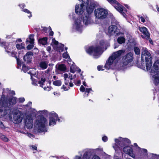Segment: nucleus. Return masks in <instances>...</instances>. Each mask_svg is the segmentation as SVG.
I'll return each instance as SVG.
<instances>
[{
    "label": "nucleus",
    "mask_w": 159,
    "mask_h": 159,
    "mask_svg": "<svg viewBox=\"0 0 159 159\" xmlns=\"http://www.w3.org/2000/svg\"><path fill=\"white\" fill-rule=\"evenodd\" d=\"M6 43L3 42V43H2V44H3L5 46L4 47V48H5V49L6 51L7 52V53H10V55L13 57H15L16 58H17V57L16 56V53L14 52H10L11 50L10 49H9L8 47H7L4 44Z\"/></svg>",
    "instance_id": "b1692460"
},
{
    "label": "nucleus",
    "mask_w": 159,
    "mask_h": 159,
    "mask_svg": "<svg viewBox=\"0 0 159 159\" xmlns=\"http://www.w3.org/2000/svg\"><path fill=\"white\" fill-rule=\"evenodd\" d=\"M94 15L97 18L103 20L107 16V12L104 9L99 8L95 10Z\"/></svg>",
    "instance_id": "1a4fd4ad"
},
{
    "label": "nucleus",
    "mask_w": 159,
    "mask_h": 159,
    "mask_svg": "<svg viewBox=\"0 0 159 159\" xmlns=\"http://www.w3.org/2000/svg\"><path fill=\"white\" fill-rule=\"evenodd\" d=\"M30 41L28 39H27L26 40V43L30 42V43L31 44H33L34 43V35L33 34H30L29 36Z\"/></svg>",
    "instance_id": "c85d7f7f"
},
{
    "label": "nucleus",
    "mask_w": 159,
    "mask_h": 159,
    "mask_svg": "<svg viewBox=\"0 0 159 159\" xmlns=\"http://www.w3.org/2000/svg\"><path fill=\"white\" fill-rule=\"evenodd\" d=\"M68 78L70 79V80H72L73 78L72 77V75L70 73H69Z\"/></svg>",
    "instance_id": "09e8293b"
},
{
    "label": "nucleus",
    "mask_w": 159,
    "mask_h": 159,
    "mask_svg": "<svg viewBox=\"0 0 159 159\" xmlns=\"http://www.w3.org/2000/svg\"><path fill=\"white\" fill-rule=\"evenodd\" d=\"M19 102H23L25 101V99L24 98H19Z\"/></svg>",
    "instance_id": "79ce46f5"
},
{
    "label": "nucleus",
    "mask_w": 159,
    "mask_h": 159,
    "mask_svg": "<svg viewBox=\"0 0 159 159\" xmlns=\"http://www.w3.org/2000/svg\"><path fill=\"white\" fill-rule=\"evenodd\" d=\"M33 55V53L32 52H28L24 57L23 59L24 61H26L27 63H30L32 59Z\"/></svg>",
    "instance_id": "aec40b11"
},
{
    "label": "nucleus",
    "mask_w": 159,
    "mask_h": 159,
    "mask_svg": "<svg viewBox=\"0 0 159 159\" xmlns=\"http://www.w3.org/2000/svg\"><path fill=\"white\" fill-rule=\"evenodd\" d=\"M16 60H17V63L18 64H19V62H20V60L17 58H17H16Z\"/></svg>",
    "instance_id": "338daca9"
},
{
    "label": "nucleus",
    "mask_w": 159,
    "mask_h": 159,
    "mask_svg": "<svg viewBox=\"0 0 159 159\" xmlns=\"http://www.w3.org/2000/svg\"><path fill=\"white\" fill-rule=\"evenodd\" d=\"M62 56L63 58H67L69 57L68 54H67V52L63 53Z\"/></svg>",
    "instance_id": "c9c22d12"
},
{
    "label": "nucleus",
    "mask_w": 159,
    "mask_h": 159,
    "mask_svg": "<svg viewBox=\"0 0 159 159\" xmlns=\"http://www.w3.org/2000/svg\"><path fill=\"white\" fill-rule=\"evenodd\" d=\"M43 89L45 90H46L48 91H49L50 90V88L48 86L47 87H43Z\"/></svg>",
    "instance_id": "603ef678"
},
{
    "label": "nucleus",
    "mask_w": 159,
    "mask_h": 159,
    "mask_svg": "<svg viewBox=\"0 0 159 159\" xmlns=\"http://www.w3.org/2000/svg\"><path fill=\"white\" fill-rule=\"evenodd\" d=\"M92 159H101L97 155L94 156Z\"/></svg>",
    "instance_id": "de8ad7c7"
},
{
    "label": "nucleus",
    "mask_w": 159,
    "mask_h": 159,
    "mask_svg": "<svg viewBox=\"0 0 159 159\" xmlns=\"http://www.w3.org/2000/svg\"><path fill=\"white\" fill-rule=\"evenodd\" d=\"M102 140L104 142H106L107 140V138L106 136H103L102 137Z\"/></svg>",
    "instance_id": "37998d69"
},
{
    "label": "nucleus",
    "mask_w": 159,
    "mask_h": 159,
    "mask_svg": "<svg viewBox=\"0 0 159 159\" xmlns=\"http://www.w3.org/2000/svg\"><path fill=\"white\" fill-rule=\"evenodd\" d=\"M46 81V79L45 78H41V80L39 81V84H40V86L41 87H43V83L45 82Z\"/></svg>",
    "instance_id": "2f4dec72"
},
{
    "label": "nucleus",
    "mask_w": 159,
    "mask_h": 159,
    "mask_svg": "<svg viewBox=\"0 0 159 159\" xmlns=\"http://www.w3.org/2000/svg\"><path fill=\"white\" fill-rule=\"evenodd\" d=\"M68 58H68V63L69 64H70L69 62H71V59H70V57H69Z\"/></svg>",
    "instance_id": "774afa93"
},
{
    "label": "nucleus",
    "mask_w": 159,
    "mask_h": 159,
    "mask_svg": "<svg viewBox=\"0 0 159 159\" xmlns=\"http://www.w3.org/2000/svg\"><path fill=\"white\" fill-rule=\"evenodd\" d=\"M56 67L59 70L61 71H65L66 70V67L64 64H60L57 65Z\"/></svg>",
    "instance_id": "393cba45"
},
{
    "label": "nucleus",
    "mask_w": 159,
    "mask_h": 159,
    "mask_svg": "<svg viewBox=\"0 0 159 159\" xmlns=\"http://www.w3.org/2000/svg\"><path fill=\"white\" fill-rule=\"evenodd\" d=\"M92 89L91 88H86L85 89V92H87L88 93H89L90 91ZM87 96H88V93L87 94Z\"/></svg>",
    "instance_id": "a18cd8bd"
},
{
    "label": "nucleus",
    "mask_w": 159,
    "mask_h": 159,
    "mask_svg": "<svg viewBox=\"0 0 159 159\" xmlns=\"http://www.w3.org/2000/svg\"><path fill=\"white\" fill-rule=\"evenodd\" d=\"M64 47V45L62 44H61V45L60 48H61V49L60 50H61V52L63 51V48Z\"/></svg>",
    "instance_id": "13d9d810"
},
{
    "label": "nucleus",
    "mask_w": 159,
    "mask_h": 159,
    "mask_svg": "<svg viewBox=\"0 0 159 159\" xmlns=\"http://www.w3.org/2000/svg\"><path fill=\"white\" fill-rule=\"evenodd\" d=\"M105 46V43L103 40L100 41V44L95 47H89L86 49V52L90 55H93L95 58H98L103 52L102 50Z\"/></svg>",
    "instance_id": "f03ea898"
},
{
    "label": "nucleus",
    "mask_w": 159,
    "mask_h": 159,
    "mask_svg": "<svg viewBox=\"0 0 159 159\" xmlns=\"http://www.w3.org/2000/svg\"><path fill=\"white\" fill-rule=\"evenodd\" d=\"M8 108V109H5L4 111L0 109L1 114L2 116H5L9 113L8 115L11 121H12L15 124L20 123L23 118V116L21 112L18 110L12 111L9 110V107Z\"/></svg>",
    "instance_id": "f257e3e1"
},
{
    "label": "nucleus",
    "mask_w": 159,
    "mask_h": 159,
    "mask_svg": "<svg viewBox=\"0 0 159 159\" xmlns=\"http://www.w3.org/2000/svg\"><path fill=\"white\" fill-rule=\"evenodd\" d=\"M81 82L80 80H79L77 81L75 84L77 85H79L81 84Z\"/></svg>",
    "instance_id": "864d4df0"
},
{
    "label": "nucleus",
    "mask_w": 159,
    "mask_h": 159,
    "mask_svg": "<svg viewBox=\"0 0 159 159\" xmlns=\"http://www.w3.org/2000/svg\"><path fill=\"white\" fill-rule=\"evenodd\" d=\"M139 30L142 33L144 36L141 35V37L143 39H150V34L147 28L145 27H139Z\"/></svg>",
    "instance_id": "a211bd4d"
},
{
    "label": "nucleus",
    "mask_w": 159,
    "mask_h": 159,
    "mask_svg": "<svg viewBox=\"0 0 159 159\" xmlns=\"http://www.w3.org/2000/svg\"><path fill=\"white\" fill-rule=\"evenodd\" d=\"M154 78L153 82L155 85H157L159 83V75L158 74H156L153 76Z\"/></svg>",
    "instance_id": "a878e982"
},
{
    "label": "nucleus",
    "mask_w": 159,
    "mask_h": 159,
    "mask_svg": "<svg viewBox=\"0 0 159 159\" xmlns=\"http://www.w3.org/2000/svg\"><path fill=\"white\" fill-rule=\"evenodd\" d=\"M152 157H154V158H153V159H155V158H156V159H159V155H157L156 154H152Z\"/></svg>",
    "instance_id": "4c0bfd02"
},
{
    "label": "nucleus",
    "mask_w": 159,
    "mask_h": 159,
    "mask_svg": "<svg viewBox=\"0 0 159 159\" xmlns=\"http://www.w3.org/2000/svg\"><path fill=\"white\" fill-rule=\"evenodd\" d=\"M58 118V116L54 112H52L50 113V120L49 125L51 126L55 125L56 124V121Z\"/></svg>",
    "instance_id": "dca6fc26"
},
{
    "label": "nucleus",
    "mask_w": 159,
    "mask_h": 159,
    "mask_svg": "<svg viewBox=\"0 0 159 159\" xmlns=\"http://www.w3.org/2000/svg\"><path fill=\"white\" fill-rule=\"evenodd\" d=\"M69 85L70 87H73L74 84H73V83L71 81L69 83Z\"/></svg>",
    "instance_id": "052dcab7"
},
{
    "label": "nucleus",
    "mask_w": 159,
    "mask_h": 159,
    "mask_svg": "<svg viewBox=\"0 0 159 159\" xmlns=\"http://www.w3.org/2000/svg\"><path fill=\"white\" fill-rule=\"evenodd\" d=\"M125 38L124 37H119L117 39L118 42L120 44L125 43Z\"/></svg>",
    "instance_id": "cd10ccee"
},
{
    "label": "nucleus",
    "mask_w": 159,
    "mask_h": 159,
    "mask_svg": "<svg viewBox=\"0 0 159 159\" xmlns=\"http://www.w3.org/2000/svg\"><path fill=\"white\" fill-rule=\"evenodd\" d=\"M47 121L46 119L43 116H41L38 118L36 123L38 126V129L39 131L46 132L47 131L45 127Z\"/></svg>",
    "instance_id": "6e6552de"
},
{
    "label": "nucleus",
    "mask_w": 159,
    "mask_h": 159,
    "mask_svg": "<svg viewBox=\"0 0 159 159\" xmlns=\"http://www.w3.org/2000/svg\"><path fill=\"white\" fill-rule=\"evenodd\" d=\"M48 61H42L39 64V67L40 69L43 70L46 69L48 66Z\"/></svg>",
    "instance_id": "412c9836"
},
{
    "label": "nucleus",
    "mask_w": 159,
    "mask_h": 159,
    "mask_svg": "<svg viewBox=\"0 0 159 159\" xmlns=\"http://www.w3.org/2000/svg\"><path fill=\"white\" fill-rule=\"evenodd\" d=\"M142 50L141 58L142 59H145L146 69L148 71L150 70L152 65V56L150 52L146 48H143Z\"/></svg>",
    "instance_id": "39448f33"
},
{
    "label": "nucleus",
    "mask_w": 159,
    "mask_h": 159,
    "mask_svg": "<svg viewBox=\"0 0 159 159\" xmlns=\"http://www.w3.org/2000/svg\"><path fill=\"white\" fill-rule=\"evenodd\" d=\"M61 89H63L65 91H67L70 89V87L69 86H66L65 85H63L61 87Z\"/></svg>",
    "instance_id": "e433bc0d"
},
{
    "label": "nucleus",
    "mask_w": 159,
    "mask_h": 159,
    "mask_svg": "<svg viewBox=\"0 0 159 159\" xmlns=\"http://www.w3.org/2000/svg\"><path fill=\"white\" fill-rule=\"evenodd\" d=\"M24 44L23 43L20 44H17L16 45V47L18 49L20 50L24 48Z\"/></svg>",
    "instance_id": "7c9ffc66"
},
{
    "label": "nucleus",
    "mask_w": 159,
    "mask_h": 159,
    "mask_svg": "<svg viewBox=\"0 0 159 159\" xmlns=\"http://www.w3.org/2000/svg\"><path fill=\"white\" fill-rule=\"evenodd\" d=\"M82 18H78L75 22L73 26V29L79 32H81L82 30V25L81 23Z\"/></svg>",
    "instance_id": "f3484780"
},
{
    "label": "nucleus",
    "mask_w": 159,
    "mask_h": 159,
    "mask_svg": "<svg viewBox=\"0 0 159 159\" xmlns=\"http://www.w3.org/2000/svg\"><path fill=\"white\" fill-rule=\"evenodd\" d=\"M69 83L68 81H67L66 79V80H65V84L66 85L68 86Z\"/></svg>",
    "instance_id": "5fc2aeb1"
},
{
    "label": "nucleus",
    "mask_w": 159,
    "mask_h": 159,
    "mask_svg": "<svg viewBox=\"0 0 159 159\" xmlns=\"http://www.w3.org/2000/svg\"><path fill=\"white\" fill-rule=\"evenodd\" d=\"M2 103L3 106L7 107L10 105L15 104L16 103V100L15 98H10L6 100H3ZM6 108L7 109V107Z\"/></svg>",
    "instance_id": "2eb2a0df"
},
{
    "label": "nucleus",
    "mask_w": 159,
    "mask_h": 159,
    "mask_svg": "<svg viewBox=\"0 0 159 159\" xmlns=\"http://www.w3.org/2000/svg\"><path fill=\"white\" fill-rule=\"evenodd\" d=\"M39 112H42V114H47L48 111L46 110H44L42 111H39Z\"/></svg>",
    "instance_id": "8fccbe9b"
},
{
    "label": "nucleus",
    "mask_w": 159,
    "mask_h": 159,
    "mask_svg": "<svg viewBox=\"0 0 159 159\" xmlns=\"http://www.w3.org/2000/svg\"><path fill=\"white\" fill-rule=\"evenodd\" d=\"M108 33L109 35L118 36L120 34H122L119 32V30L117 26L115 25L110 26L108 29Z\"/></svg>",
    "instance_id": "9b49d317"
},
{
    "label": "nucleus",
    "mask_w": 159,
    "mask_h": 159,
    "mask_svg": "<svg viewBox=\"0 0 159 159\" xmlns=\"http://www.w3.org/2000/svg\"><path fill=\"white\" fill-rule=\"evenodd\" d=\"M150 72L155 73L159 71V60H157L154 63L153 67L151 68Z\"/></svg>",
    "instance_id": "6ab92c4d"
},
{
    "label": "nucleus",
    "mask_w": 159,
    "mask_h": 159,
    "mask_svg": "<svg viewBox=\"0 0 159 159\" xmlns=\"http://www.w3.org/2000/svg\"><path fill=\"white\" fill-rule=\"evenodd\" d=\"M33 45L31 44H29L27 47V48L28 50H30L32 49L33 48Z\"/></svg>",
    "instance_id": "58836bf2"
},
{
    "label": "nucleus",
    "mask_w": 159,
    "mask_h": 159,
    "mask_svg": "<svg viewBox=\"0 0 159 159\" xmlns=\"http://www.w3.org/2000/svg\"><path fill=\"white\" fill-rule=\"evenodd\" d=\"M52 42L53 43L55 44V45H57L58 44V41L55 40L54 39H52Z\"/></svg>",
    "instance_id": "3c124183"
},
{
    "label": "nucleus",
    "mask_w": 159,
    "mask_h": 159,
    "mask_svg": "<svg viewBox=\"0 0 159 159\" xmlns=\"http://www.w3.org/2000/svg\"><path fill=\"white\" fill-rule=\"evenodd\" d=\"M79 1L82 2L80 4H77L75 7V13L79 15H81L83 14L84 11V6H85L86 7L87 6V4L89 3V4L90 5V2H94L91 0H79Z\"/></svg>",
    "instance_id": "0eeeda50"
},
{
    "label": "nucleus",
    "mask_w": 159,
    "mask_h": 159,
    "mask_svg": "<svg viewBox=\"0 0 159 159\" xmlns=\"http://www.w3.org/2000/svg\"><path fill=\"white\" fill-rule=\"evenodd\" d=\"M47 50L48 52L50 51L51 50V47L50 46H48L47 48Z\"/></svg>",
    "instance_id": "bf43d9fd"
},
{
    "label": "nucleus",
    "mask_w": 159,
    "mask_h": 159,
    "mask_svg": "<svg viewBox=\"0 0 159 159\" xmlns=\"http://www.w3.org/2000/svg\"><path fill=\"white\" fill-rule=\"evenodd\" d=\"M28 136L29 137H34V135L31 134H30V133L29 134H28Z\"/></svg>",
    "instance_id": "0e129e2a"
},
{
    "label": "nucleus",
    "mask_w": 159,
    "mask_h": 159,
    "mask_svg": "<svg viewBox=\"0 0 159 159\" xmlns=\"http://www.w3.org/2000/svg\"><path fill=\"white\" fill-rule=\"evenodd\" d=\"M48 38L47 37H44L39 40V43L43 45H45L46 44Z\"/></svg>",
    "instance_id": "bb28decb"
},
{
    "label": "nucleus",
    "mask_w": 159,
    "mask_h": 159,
    "mask_svg": "<svg viewBox=\"0 0 159 159\" xmlns=\"http://www.w3.org/2000/svg\"><path fill=\"white\" fill-rule=\"evenodd\" d=\"M28 69V68L26 66H23L22 67V70L24 72L27 71Z\"/></svg>",
    "instance_id": "ea45409f"
},
{
    "label": "nucleus",
    "mask_w": 159,
    "mask_h": 159,
    "mask_svg": "<svg viewBox=\"0 0 159 159\" xmlns=\"http://www.w3.org/2000/svg\"><path fill=\"white\" fill-rule=\"evenodd\" d=\"M103 68V66H98L97 67L98 70L99 71H100L101 70H104V69H102Z\"/></svg>",
    "instance_id": "a19ab883"
},
{
    "label": "nucleus",
    "mask_w": 159,
    "mask_h": 159,
    "mask_svg": "<svg viewBox=\"0 0 159 159\" xmlns=\"http://www.w3.org/2000/svg\"><path fill=\"white\" fill-rule=\"evenodd\" d=\"M68 75H68L67 73H65L64 75V79L65 80H66L67 79V78H68Z\"/></svg>",
    "instance_id": "49530a36"
},
{
    "label": "nucleus",
    "mask_w": 159,
    "mask_h": 159,
    "mask_svg": "<svg viewBox=\"0 0 159 159\" xmlns=\"http://www.w3.org/2000/svg\"><path fill=\"white\" fill-rule=\"evenodd\" d=\"M134 51L135 53L137 55H139L140 54V49L138 47H134Z\"/></svg>",
    "instance_id": "f704fd0d"
},
{
    "label": "nucleus",
    "mask_w": 159,
    "mask_h": 159,
    "mask_svg": "<svg viewBox=\"0 0 159 159\" xmlns=\"http://www.w3.org/2000/svg\"><path fill=\"white\" fill-rule=\"evenodd\" d=\"M133 59V53L129 52L124 56L122 58V62L123 66L127 65L129 63L131 62Z\"/></svg>",
    "instance_id": "f8f14e48"
},
{
    "label": "nucleus",
    "mask_w": 159,
    "mask_h": 159,
    "mask_svg": "<svg viewBox=\"0 0 159 159\" xmlns=\"http://www.w3.org/2000/svg\"><path fill=\"white\" fill-rule=\"evenodd\" d=\"M70 71L72 73H74L76 71L80 72L81 70L79 68L75 66L72 64L70 67Z\"/></svg>",
    "instance_id": "5701e85b"
},
{
    "label": "nucleus",
    "mask_w": 159,
    "mask_h": 159,
    "mask_svg": "<svg viewBox=\"0 0 159 159\" xmlns=\"http://www.w3.org/2000/svg\"><path fill=\"white\" fill-rule=\"evenodd\" d=\"M80 90L81 91L83 92L85 91V88L83 85H81L80 87Z\"/></svg>",
    "instance_id": "c03bdc74"
},
{
    "label": "nucleus",
    "mask_w": 159,
    "mask_h": 159,
    "mask_svg": "<svg viewBox=\"0 0 159 159\" xmlns=\"http://www.w3.org/2000/svg\"><path fill=\"white\" fill-rule=\"evenodd\" d=\"M89 4H87L88 5L86 9L87 13L84 14L83 18V23L87 25L93 23V21L91 18V14L96 6L94 2H90L89 5Z\"/></svg>",
    "instance_id": "7ed1b4c3"
},
{
    "label": "nucleus",
    "mask_w": 159,
    "mask_h": 159,
    "mask_svg": "<svg viewBox=\"0 0 159 159\" xmlns=\"http://www.w3.org/2000/svg\"><path fill=\"white\" fill-rule=\"evenodd\" d=\"M23 11H24L25 12L27 13L28 14H29V15H28V17L29 18H30L32 16V15L31 13V12H30L29 10L26 9H23L22 10Z\"/></svg>",
    "instance_id": "72a5a7b5"
},
{
    "label": "nucleus",
    "mask_w": 159,
    "mask_h": 159,
    "mask_svg": "<svg viewBox=\"0 0 159 159\" xmlns=\"http://www.w3.org/2000/svg\"><path fill=\"white\" fill-rule=\"evenodd\" d=\"M91 155V149H87L84 150V154L82 158L80 156H76L74 159H90Z\"/></svg>",
    "instance_id": "4468645a"
},
{
    "label": "nucleus",
    "mask_w": 159,
    "mask_h": 159,
    "mask_svg": "<svg viewBox=\"0 0 159 159\" xmlns=\"http://www.w3.org/2000/svg\"><path fill=\"white\" fill-rule=\"evenodd\" d=\"M53 84L54 85L59 86L61 85V82L60 80H58L54 81L53 82Z\"/></svg>",
    "instance_id": "c756f323"
},
{
    "label": "nucleus",
    "mask_w": 159,
    "mask_h": 159,
    "mask_svg": "<svg viewBox=\"0 0 159 159\" xmlns=\"http://www.w3.org/2000/svg\"><path fill=\"white\" fill-rule=\"evenodd\" d=\"M50 71V69L49 68H48V69L45 71V72L47 73H48Z\"/></svg>",
    "instance_id": "e2e57ef3"
},
{
    "label": "nucleus",
    "mask_w": 159,
    "mask_h": 159,
    "mask_svg": "<svg viewBox=\"0 0 159 159\" xmlns=\"http://www.w3.org/2000/svg\"><path fill=\"white\" fill-rule=\"evenodd\" d=\"M115 143L113 145V147L115 151L121 150L126 143H130V140L128 139L121 137L119 138L118 139H115Z\"/></svg>",
    "instance_id": "423d86ee"
},
{
    "label": "nucleus",
    "mask_w": 159,
    "mask_h": 159,
    "mask_svg": "<svg viewBox=\"0 0 159 159\" xmlns=\"http://www.w3.org/2000/svg\"><path fill=\"white\" fill-rule=\"evenodd\" d=\"M53 35V32L51 31L49 33V35L51 36H52Z\"/></svg>",
    "instance_id": "69168bd1"
},
{
    "label": "nucleus",
    "mask_w": 159,
    "mask_h": 159,
    "mask_svg": "<svg viewBox=\"0 0 159 159\" xmlns=\"http://www.w3.org/2000/svg\"><path fill=\"white\" fill-rule=\"evenodd\" d=\"M140 18L141 19V20L142 22H143V23L145 22V20L144 19L142 16H141L140 17Z\"/></svg>",
    "instance_id": "6e6d98bb"
},
{
    "label": "nucleus",
    "mask_w": 159,
    "mask_h": 159,
    "mask_svg": "<svg viewBox=\"0 0 159 159\" xmlns=\"http://www.w3.org/2000/svg\"><path fill=\"white\" fill-rule=\"evenodd\" d=\"M111 4H116L115 7L118 11L120 12L125 17V15L124 11H126L125 8L122 5L118 3L116 0H107Z\"/></svg>",
    "instance_id": "9d476101"
},
{
    "label": "nucleus",
    "mask_w": 159,
    "mask_h": 159,
    "mask_svg": "<svg viewBox=\"0 0 159 159\" xmlns=\"http://www.w3.org/2000/svg\"><path fill=\"white\" fill-rule=\"evenodd\" d=\"M123 151L125 153L130 155L133 154L132 148L129 146H126L123 149Z\"/></svg>",
    "instance_id": "4be33fe9"
},
{
    "label": "nucleus",
    "mask_w": 159,
    "mask_h": 159,
    "mask_svg": "<svg viewBox=\"0 0 159 159\" xmlns=\"http://www.w3.org/2000/svg\"><path fill=\"white\" fill-rule=\"evenodd\" d=\"M32 147L34 149L36 150H37V147L34 146L32 145Z\"/></svg>",
    "instance_id": "680f3d73"
},
{
    "label": "nucleus",
    "mask_w": 159,
    "mask_h": 159,
    "mask_svg": "<svg viewBox=\"0 0 159 159\" xmlns=\"http://www.w3.org/2000/svg\"><path fill=\"white\" fill-rule=\"evenodd\" d=\"M124 52V51L120 50L114 52L106 62L104 67L107 69H109L110 68L111 65L113 63H116L118 62L120 57Z\"/></svg>",
    "instance_id": "20e7f679"
},
{
    "label": "nucleus",
    "mask_w": 159,
    "mask_h": 159,
    "mask_svg": "<svg viewBox=\"0 0 159 159\" xmlns=\"http://www.w3.org/2000/svg\"><path fill=\"white\" fill-rule=\"evenodd\" d=\"M0 138L5 142H7L8 140V139L5 136L1 133H0Z\"/></svg>",
    "instance_id": "473e14b6"
},
{
    "label": "nucleus",
    "mask_w": 159,
    "mask_h": 159,
    "mask_svg": "<svg viewBox=\"0 0 159 159\" xmlns=\"http://www.w3.org/2000/svg\"><path fill=\"white\" fill-rule=\"evenodd\" d=\"M4 127V125L2 124V123L0 120V127L3 128Z\"/></svg>",
    "instance_id": "4d7b16f0"
},
{
    "label": "nucleus",
    "mask_w": 159,
    "mask_h": 159,
    "mask_svg": "<svg viewBox=\"0 0 159 159\" xmlns=\"http://www.w3.org/2000/svg\"><path fill=\"white\" fill-rule=\"evenodd\" d=\"M24 123L25 126L28 129H31L33 125V120L31 116L27 115L24 120Z\"/></svg>",
    "instance_id": "ddd939ff"
}]
</instances>
